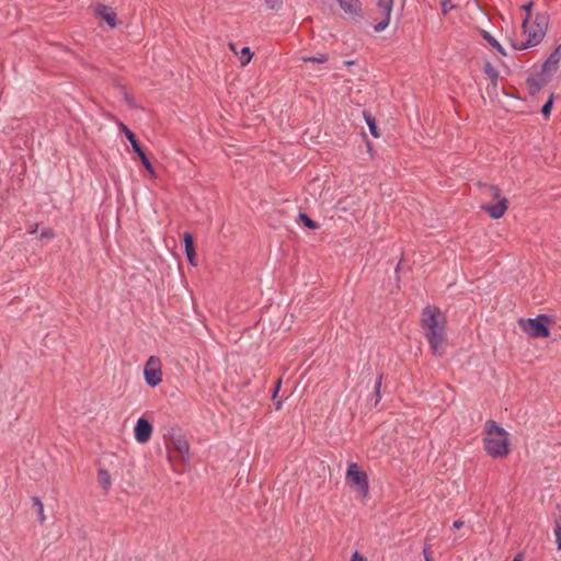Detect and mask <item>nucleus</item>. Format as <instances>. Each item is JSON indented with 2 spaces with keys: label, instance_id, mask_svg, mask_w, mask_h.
<instances>
[{
  "label": "nucleus",
  "instance_id": "f257e3e1",
  "mask_svg": "<svg viewBox=\"0 0 561 561\" xmlns=\"http://www.w3.org/2000/svg\"><path fill=\"white\" fill-rule=\"evenodd\" d=\"M420 327L435 356H443L447 345V318L435 306H426L421 313Z\"/></svg>",
  "mask_w": 561,
  "mask_h": 561
},
{
  "label": "nucleus",
  "instance_id": "f03ea898",
  "mask_svg": "<svg viewBox=\"0 0 561 561\" xmlns=\"http://www.w3.org/2000/svg\"><path fill=\"white\" fill-rule=\"evenodd\" d=\"M481 443L485 455L492 459H506L512 453V435L497 421L488 419L481 430Z\"/></svg>",
  "mask_w": 561,
  "mask_h": 561
},
{
  "label": "nucleus",
  "instance_id": "7ed1b4c3",
  "mask_svg": "<svg viewBox=\"0 0 561 561\" xmlns=\"http://www.w3.org/2000/svg\"><path fill=\"white\" fill-rule=\"evenodd\" d=\"M547 25L548 22L545 15H536L534 19L526 15L523 21V34L527 39L526 42L513 43V46L519 50L537 46L546 35Z\"/></svg>",
  "mask_w": 561,
  "mask_h": 561
},
{
  "label": "nucleus",
  "instance_id": "20e7f679",
  "mask_svg": "<svg viewBox=\"0 0 561 561\" xmlns=\"http://www.w3.org/2000/svg\"><path fill=\"white\" fill-rule=\"evenodd\" d=\"M517 324L528 339H548L554 320L549 314L540 313L534 318H519Z\"/></svg>",
  "mask_w": 561,
  "mask_h": 561
},
{
  "label": "nucleus",
  "instance_id": "39448f33",
  "mask_svg": "<svg viewBox=\"0 0 561 561\" xmlns=\"http://www.w3.org/2000/svg\"><path fill=\"white\" fill-rule=\"evenodd\" d=\"M345 484L359 499L369 496L370 483L367 471L356 461L347 462L345 470Z\"/></svg>",
  "mask_w": 561,
  "mask_h": 561
},
{
  "label": "nucleus",
  "instance_id": "423d86ee",
  "mask_svg": "<svg viewBox=\"0 0 561 561\" xmlns=\"http://www.w3.org/2000/svg\"><path fill=\"white\" fill-rule=\"evenodd\" d=\"M561 61V44L558 45L554 50L548 56L542 64L541 70L537 78H529L528 83L530 85H542L548 83L558 72Z\"/></svg>",
  "mask_w": 561,
  "mask_h": 561
},
{
  "label": "nucleus",
  "instance_id": "0eeeda50",
  "mask_svg": "<svg viewBox=\"0 0 561 561\" xmlns=\"http://www.w3.org/2000/svg\"><path fill=\"white\" fill-rule=\"evenodd\" d=\"M485 193L489 197L495 201L494 204H483L481 209L484 210L492 219L502 218L508 209V199L502 194V191L496 185L485 186Z\"/></svg>",
  "mask_w": 561,
  "mask_h": 561
},
{
  "label": "nucleus",
  "instance_id": "6e6552de",
  "mask_svg": "<svg viewBox=\"0 0 561 561\" xmlns=\"http://www.w3.org/2000/svg\"><path fill=\"white\" fill-rule=\"evenodd\" d=\"M92 11L101 28L114 30L121 24L116 9L112 5L98 2L92 7Z\"/></svg>",
  "mask_w": 561,
  "mask_h": 561
},
{
  "label": "nucleus",
  "instance_id": "1a4fd4ad",
  "mask_svg": "<svg viewBox=\"0 0 561 561\" xmlns=\"http://www.w3.org/2000/svg\"><path fill=\"white\" fill-rule=\"evenodd\" d=\"M393 2L394 0H377L375 12L377 23L374 25L375 32L380 33L389 26Z\"/></svg>",
  "mask_w": 561,
  "mask_h": 561
},
{
  "label": "nucleus",
  "instance_id": "9d476101",
  "mask_svg": "<svg viewBox=\"0 0 561 561\" xmlns=\"http://www.w3.org/2000/svg\"><path fill=\"white\" fill-rule=\"evenodd\" d=\"M144 376L146 383L150 387H157L162 381V365L157 356H150L145 364Z\"/></svg>",
  "mask_w": 561,
  "mask_h": 561
},
{
  "label": "nucleus",
  "instance_id": "9b49d317",
  "mask_svg": "<svg viewBox=\"0 0 561 561\" xmlns=\"http://www.w3.org/2000/svg\"><path fill=\"white\" fill-rule=\"evenodd\" d=\"M153 433V426L146 417H139L134 427V437L138 444H147Z\"/></svg>",
  "mask_w": 561,
  "mask_h": 561
},
{
  "label": "nucleus",
  "instance_id": "f8f14e48",
  "mask_svg": "<svg viewBox=\"0 0 561 561\" xmlns=\"http://www.w3.org/2000/svg\"><path fill=\"white\" fill-rule=\"evenodd\" d=\"M172 445L173 449L180 455L183 461H187L190 459V444L185 437H173Z\"/></svg>",
  "mask_w": 561,
  "mask_h": 561
},
{
  "label": "nucleus",
  "instance_id": "ddd939ff",
  "mask_svg": "<svg viewBox=\"0 0 561 561\" xmlns=\"http://www.w3.org/2000/svg\"><path fill=\"white\" fill-rule=\"evenodd\" d=\"M184 241V248H185V254L187 257V261L192 266H196V251L194 247V238L191 233L185 232L183 236Z\"/></svg>",
  "mask_w": 561,
  "mask_h": 561
},
{
  "label": "nucleus",
  "instance_id": "4468645a",
  "mask_svg": "<svg viewBox=\"0 0 561 561\" xmlns=\"http://www.w3.org/2000/svg\"><path fill=\"white\" fill-rule=\"evenodd\" d=\"M98 483L104 493H108L113 485V479L110 471L105 468H99L96 471Z\"/></svg>",
  "mask_w": 561,
  "mask_h": 561
},
{
  "label": "nucleus",
  "instance_id": "2eb2a0df",
  "mask_svg": "<svg viewBox=\"0 0 561 561\" xmlns=\"http://www.w3.org/2000/svg\"><path fill=\"white\" fill-rule=\"evenodd\" d=\"M340 8L344 13L350 15H356L362 10V3L359 0H336Z\"/></svg>",
  "mask_w": 561,
  "mask_h": 561
},
{
  "label": "nucleus",
  "instance_id": "dca6fc26",
  "mask_svg": "<svg viewBox=\"0 0 561 561\" xmlns=\"http://www.w3.org/2000/svg\"><path fill=\"white\" fill-rule=\"evenodd\" d=\"M229 48L238 56L241 67H244L251 62L253 53L249 47H243L238 50L236 44H229Z\"/></svg>",
  "mask_w": 561,
  "mask_h": 561
},
{
  "label": "nucleus",
  "instance_id": "f3484780",
  "mask_svg": "<svg viewBox=\"0 0 561 561\" xmlns=\"http://www.w3.org/2000/svg\"><path fill=\"white\" fill-rule=\"evenodd\" d=\"M363 116H364V119L369 128V131L371 134V136L374 138H379L380 137V131L377 127V123H376V119L373 117V115L367 112V111H364L363 112Z\"/></svg>",
  "mask_w": 561,
  "mask_h": 561
},
{
  "label": "nucleus",
  "instance_id": "a211bd4d",
  "mask_svg": "<svg viewBox=\"0 0 561 561\" xmlns=\"http://www.w3.org/2000/svg\"><path fill=\"white\" fill-rule=\"evenodd\" d=\"M484 73L488 77V79L492 82L493 85H496L499 80V71L490 62L486 61L483 67Z\"/></svg>",
  "mask_w": 561,
  "mask_h": 561
},
{
  "label": "nucleus",
  "instance_id": "6ab92c4d",
  "mask_svg": "<svg viewBox=\"0 0 561 561\" xmlns=\"http://www.w3.org/2000/svg\"><path fill=\"white\" fill-rule=\"evenodd\" d=\"M483 38L494 48L496 49L501 55L505 56V50L502 47V45L499 43V41L493 37L489 32L482 31L481 32Z\"/></svg>",
  "mask_w": 561,
  "mask_h": 561
},
{
  "label": "nucleus",
  "instance_id": "aec40b11",
  "mask_svg": "<svg viewBox=\"0 0 561 561\" xmlns=\"http://www.w3.org/2000/svg\"><path fill=\"white\" fill-rule=\"evenodd\" d=\"M33 503L36 506L37 517H38L39 523L44 524L45 520H46V515H45V510H44L43 502L41 501V499L34 497L33 499Z\"/></svg>",
  "mask_w": 561,
  "mask_h": 561
},
{
  "label": "nucleus",
  "instance_id": "412c9836",
  "mask_svg": "<svg viewBox=\"0 0 561 561\" xmlns=\"http://www.w3.org/2000/svg\"><path fill=\"white\" fill-rule=\"evenodd\" d=\"M329 60V55L325 53L318 54L317 56L312 57H302L304 62H317V64H324Z\"/></svg>",
  "mask_w": 561,
  "mask_h": 561
},
{
  "label": "nucleus",
  "instance_id": "4be33fe9",
  "mask_svg": "<svg viewBox=\"0 0 561 561\" xmlns=\"http://www.w3.org/2000/svg\"><path fill=\"white\" fill-rule=\"evenodd\" d=\"M299 218H300L301 222H302L307 228H309V229H311V230H316V229H318V228H319V225H318L314 220H312L308 215H306V214H300V215H299Z\"/></svg>",
  "mask_w": 561,
  "mask_h": 561
},
{
  "label": "nucleus",
  "instance_id": "5701e85b",
  "mask_svg": "<svg viewBox=\"0 0 561 561\" xmlns=\"http://www.w3.org/2000/svg\"><path fill=\"white\" fill-rule=\"evenodd\" d=\"M440 7L442 13L444 15L448 14L451 10L456 9V5L453 3V0H442Z\"/></svg>",
  "mask_w": 561,
  "mask_h": 561
},
{
  "label": "nucleus",
  "instance_id": "b1692460",
  "mask_svg": "<svg viewBox=\"0 0 561 561\" xmlns=\"http://www.w3.org/2000/svg\"><path fill=\"white\" fill-rule=\"evenodd\" d=\"M118 127L123 131V134L126 136V138L128 139L129 142H131L133 140L136 139L135 134L124 123L121 122L118 124Z\"/></svg>",
  "mask_w": 561,
  "mask_h": 561
},
{
  "label": "nucleus",
  "instance_id": "393cba45",
  "mask_svg": "<svg viewBox=\"0 0 561 561\" xmlns=\"http://www.w3.org/2000/svg\"><path fill=\"white\" fill-rule=\"evenodd\" d=\"M553 534L556 537L557 549L561 551V523H557L553 528Z\"/></svg>",
  "mask_w": 561,
  "mask_h": 561
},
{
  "label": "nucleus",
  "instance_id": "a878e982",
  "mask_svg": "<svg viewBox=\"0 0 561 561\" xmlns=\"http://www.w3.org/2000/svg\"><path fill=\"white\" fill-rule=\"evenodd\" d=\"M130 146L139 159L146 154L145 151L141 149L137 138L130 142Z\"/></svg>",
  "mask_w": 561,
  "mask_h": 561
},
{
  "label": "nucleus",
  "instance_id": "bb28decb",
  "mask_svg": "<svg viewBox=\"0 0 561 561\" xmlns=\"http://www.w3.org/2000/svg\"><path fill=\"white\" fill-rule=\"evenodd\" d=\"M130 146L139 159L146 154L145 151L141 149L137 138L130 142Z\"/></svg>",
  "mask_w": 561,
  "mask_h": 561
},
{
  "label": "nucleus",
  "instance_id": "cd10ccee",
  "mask_svg": "<svg viewBox=\"0 0 561 561\" xmlns=\"http://www.w3.org/2000/svg\"><path fill=\"white\" fill-rule=\"evenodd\" d=\"M130 146L139 159L146 154L145 151L141 149L137 138L130 142Z\"/></svg>",
  "mask_w": 561,
  "mask_h": 561
},
{
  "label": "nucleus",
  "instance_id": "c85d7f7f",
  "mask_svg": "<svg viewBox=\"0 0 561 561\" xmlns=\"http://www.w3.org/2000/svg\"><path fill=\"white\" fill-rule=\"evenodd\" d=\"M552 105H553V96H550L549 100L543 104V106L541 108L542 115L548 116L551 112Z\"/></svg>",
  "mask_w": 561,
  "mask_h": 561
},
{
  "label": "nucleus",
  "instance_id": "c756f323",
  "mask_svg": "<svg viewBox=\"0 0 561 561\" xmlns=\"http://www.w3.org/2000/svg\"><path fill=\"white\" fill-rule=\"evenodd\" d=\"M282 0H265L266 5L272 10H277L282 5Z\"/></svg>",
  "mask_w": 561,
  "mask_h": 561
},
{
  "label": "nucleus",
  "instance_id": "7c9ffc66",
  "mask_svg": "<svg viewBox=\"0 0 561 561\" xmlns=\"http://www.w3.org/2000/svg\"><path fill=\"white\" fill-rule=\"evenodd\" d=\"M350 561H368L367 558L359 551H354L351 556Z\"/></svg>",
  "mask_w": 561,
  "mask_h": 561
},
{
  "label": "nucleus",
  "instance_id": "2f4dec72",
  "mask_svg": "<svg viewBox=\"0 0 561 561\" xmlns=\"http://www.w3.org/2000/svg\"><path fill=\"white\" fill-rule=\"evenodd\" d=\"M146 171L149 173V175L152 178V179H157V172L153 168L152 164L148 165L147 168H145Z\"/></svg>",
  "mask_w": 561,
  "mask_h": 561
},
{
  "label": "nucleus",
  "instance_id": "473e14b6",
  "mask_svg": "<svg viewBox=\"0 0 561 561\" xmlns=\"http://www.w3.org/2000/svg\"><path fill=\"white\" fill-rule=\"evenodd\" d=\"M423 553L425 561H434L430 548H425Z\"/></svg>",
  "mask_w": 561,
  "mask_h": 561
},
{
  "label": "nucleus",
  "instance_id": "72a5a7b5",
  "mask_svg": "<svg viewBox=\"0 0 561 561\" xmlns=\"http://www.w3.org/2000/svg\"><path fill=\"white\" fill-rule=\"evenodd\" d=\"M531 8H533V2H528L523 5V9L526 11L527 15H529L530 18H533L531 16Z\"/></svg>",
  "mask_w": 561,
  "mask_h": 561
},
{
  "label": "nucleus",
  "instance_id": "f704fd0d",
  "mask_svg": "<svg viewBox=\"0 0 561 561\" xmlns=\"http://www.w3.org/2000/svg\"><path fill=\"white\" fill-rule=\"evenodd\" d=\"M140 161H141V164L144 165V168H147L148 165L152 164L150 162V160L148 159L147 154H145L144 157L140 158Z\"/></svg>",
  "mask_w": 561,
  "mask_h": 561
},
{
  "label": "nucleus",
  "instance_id": "c9c22d12",
  "mask_svg": "<svg viewBox=\"0 0 561 561\" xmlns=\"http://www.w3.org/2000/svg\"><path fill=\"white\" fill-rule=\"evenodd\" d=\"M524 560V553L523 552H518L512 561H523Z\"/></svg>",
  "mask_w": 561,
  "mask_h": 561
},
{
  "label": "nucleus",
  "instance_id": "e433bc0d",
  "mask_svg": "<svg viewBox=\"0 0 561 561\" xmlns=\"http://www.w3.org/2000/svg\"><path fill=\"white\" fill-rule=\"evenodd\" d=\"M280 383H282V381H280V380H278V381H277V383H276V387H275V389H274V394H273L274 397H276V396H277V393H278V391H279V388H280Z\"/></svg>",
  "mask_w": 561,
  "mask_h": 561
},
{
  "label": "nucleus",
  "instance_id": "4c0bfd02",
  "mask_svg": "<svg viewBox=\"0 0 561 561\" xmlns=\"http://www.w3.org/2000/svg\"><path fill=\"white\" fill-rule=\"evenodd\" d=\"M462 525H463V522H461V520H455L454 522V527L457 528V529L461 528Z\"/></svg>",
  "mask_w": 561,
  "mask_h": 561
},
{
  "label": "nucleus",
  "instance_id": "58836bf2",
  "mask_svg": "<svg viewBox=\"0 0 561 561\" xmlns=\"http://www.w3.org/2000/svg\"><path fill=\"white\" fill-rule=\"evenodd\" d=\"M42 236L45 237V238H49V237L53 236V232H51V230H45V231L42 232Z\"/></svg>",
  "mask_w": 561,
  "mask_h": 561
},
{
  "label": "nucleus",
  "instance_id": "ea45409f",
  "mask_svg": "<svg viewBox=\"0 0 561 561\" xmlns=\"http://www.w3.org/2000/svg\"><path fill=\"white\" fill-rule=\"evenodd\" d=\"M380 386H381V379H379V381L377 382V386H376L377 393H379Z\"/></svg>",
  "mask_w": 561,
  "mask_h": 561
},
{
  "label": "nucleus",
  "instance_id": "a19ab883",
  "mask_svg": "<svg viewBox=\"0 0 561 561\" xmlns=\"http://www.w3.org/2000/svg\"><path fill=\"white\" fill-rule=\"evenodd\" d=\"M126 100L128 101V103H129L130 105H134V102H133V100H131V99L126 98Z\"/></svg>",
  "mask_w": 561,
  "mask_h": 561
},
{
  "label": "nucleus",
  "instance_id": "79ce46f5",
  "mask_svg": "<svg viewBox=\"0 0 561 561\" xmlns=\"http://www.w3.org/2000/svg\"><path fill=\"white\" fill-rule=\"evenodd\" d=\"M280 408H282V402H278V403L276 404V409H277V410H279Z\"/></svg>",
  "mask_w": 561,
  "mask_h": 561
}]
</instances>
